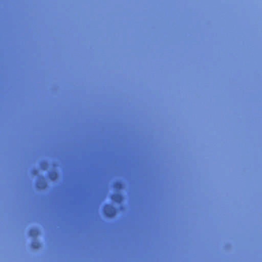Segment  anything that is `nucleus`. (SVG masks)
<instances>
[{"mask_svg":"<svg viewBox=\"0 0 262 262\" xmlns=\"http://www.w3.org/2000/svg\"><path fill=\"white\" fill-rule=\"evenodd\" d=\"M104 212L105 215L108 217H111L113 215L112 207L110 204H106L104 206Z\"/></svg>","mask_w":262,"mask_h":262,"instance_id":"obj_1","label":"nucleus"},{"mask_svg":"<svg viewBox=\"0 0 262 262\" xmlns=\"http://www.w3.org/2000/svg\"><path fill=\"white\" fill-rule=\"evenodd\" d=\"M38 233V231L36 229H31L30 231V234L34 236Z\"/></svg>","mask_w":262,"mask_h":262,"instance_id":"obj_2","label":"nucleus"}]
</instances>
